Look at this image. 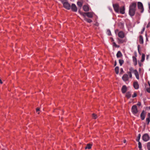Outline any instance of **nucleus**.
<instances>
[{"label":"nucleus","mask_w":150,"mask_h":150,"mask_svg":"<svg viewBox=\"0 0 150 150\" xmlns=\"http://www.w3.org/2000/svg\"><path fill=\"white\" fill-rule=\"evenodd\" d=\"M136 6V2L132 3L129 6V14L131 17L134 16L135 14Z\"/></svg>","instance_id":"1"},{"label":"nucleus","mask_w":150,"mask_h":150,"mask_svg":"<svg viewBox=\"0 0 150 150\" xmlns=\"http://www.w3.org/2000/svg\"><path fill=\"white\" fill-rule=\"evenodd\" d=\"M64 7L66 9L69 10L71 8L70 4L67 2H65L63 3Z\"/></svg>","instance_id":"2"},{"label":"nucleus","mask_w":150,"mask_h":150,"mask_svg":"<svg viewBox=\"0 0 150 150\" xmlns=\"http://www.w3.org/2000/svg\"><path fill=\"white\" fill-rule=\"evenodd\" d=\"M142 138L144 141L146 142L149 140L150 137L147 134H145L142 136Z\"/></svg>","instance_id":"3"},{"label":"nucleus","mask_w":150,"mask_h":150,"mask_svg":"<svg viewBox=\"0 0 150 150\" xmlns=\"http://www.w3.org/2000/svg\"><path fill=\"white\" fill-rule=\"evenodd\" d=\"M132 111L133 114H136L138 112L137 106L136 105H133L132 108Z\"/></svg>","instance_id":"4"},{"label":"nucleus","mask_w":150,"mask_h":150,"mask_svg":"<svg viewBox=\"0 0 150 150\" xmlns=\"http://www.w3.org/2000/svg\"><path fill=\"white\" fill-rule=\"evenodd\" d=\"M138 9L141 10V12L142 13L144 11V8L142 3L140 2H138Z\"/></svg>","instance_id":"5"},{"label":"nucleus","mask_w":150,"mask_h":150,"mask_svg":"<svg viewBox=\"0 0 150 150\" xmlns=\"http://www.w3.org/2000/svg\"><path fill=\"white\" fill-rule=\"evenodd\" d=\"M113 6L115 11L117 13L119 12V6L117 4H113Z\"/></svg>","instance_id":"6"},{"label":"nucleus","mask_w":150,"mask_h":150,"mask_svg":"<svg viewBox=\"0 0 150 150\" xmlns=\"http://www.w3.org/2000/svg\"><path fill=\"white\" fill-rule=\"evenodd\" d=\"M71 9L73 11L76 12L77 11V8L75 4H72L71 6Z\"/></svg>","instance_id":"7"},{"label":"nucleus","mask_w":150,"mask_h":150,"mask_svg":"<svg viewBox=\"0 0 150 150\" xmlns=\"http://www.w3.org/2000/svg\"><path fill=\"white\" fill-rule=\"evenodd\" d=\"M118 35L119 38H122L125 37V35L123 32L120 31L118 33Z\"/></svg>","instance_id":"8"},{"label":"nucleus","mask_w":150,"mask_h":150,"mask_svg":"<svg viewBox=\"0 0 150 150\" xmlns=\"http://www.w3.org/2000/svg\"><path fill=\"white\" fill-rule=\"evenodd\" d=\"M122 79L125 81H128L129 79L128 75L126 74H124L122 77Z\"/></svg>","instance_id":"9"},{"label":"nucleus","mask_w":150,"mask_h":150,"mask_svg":"<svg viewBox=\"0 0 150 150\" xmlns=\"http://www.w3.org/2000/svg\"><path fill=\"white\" fill-rule=\"evenodd\" d=\"M133 86L136 89H137L139 88V85L137 81L135 82L134 83Z\"/></svg>","instance_id":"10"},{"label":"nucleus","mask_w":150,"mask_h":150,"mask_svg":"<svg viewBox=\"0 0 150 150\" xmlns=\"http://www.w3.org/2000/svg\"><path fill=\"white\" fill-rule=\"evenodd\" d=\"M127 90V88L125 85H123L121 91L123 93H125Z\"/></svg>","instance_id":"11"},{"label":"nucleus","mask_w":150,"mask_h":150,"mask_svg":"<svg viewBox=\"0 0 150 150\" xmlns=\"http://www.w3.org/2000/svg\"><path fill=\"white\" fill-rule=\"evenodd\" d=\"M140 117L142 120H143L144 119L145 117V113L144 110H143L141 113Z\"/></svg>","instance_id":"12"},{"label":"nucleus","mask_w":150,"mask_h":150,"mask_svg":"<svg viewBox=\"0 0 150 150\" xmlns=\"http://www.w3.org/2000/svg\"><path fill=\"white\" fill-rule=\"evenodd\" d=\"M83 10L86 12H87L89 11V8L87 5H85L83 6Z\"/></svg>","instance_id":"13"},{"label":"nucleus","mask_w":150,"mask_h":150,"mask_svg":"<svg viewBox=\"0 0 150 150\" xmlns=\"http://www.w3.org/2000/svg\"><path fill=\"white\" fill-rule=\"evenodd\" d=\"M134 73L135 75L136 78L137 79H139V74H138L137 71L136 69L135 70V71H134Z\"/></svg>","instance_id":"14"},{"label":"nucleus","mask_w":150,"mask_h":150,"mask_svg":"<svg viewBox=\"0 0 150 150\" xmlns=\"http://www.w3.org/2000/svg\"><path fill=\"white\" fill-rule=\"evenodd\" d=\"M146 121L147 125H148L150 122V113H149L148 114V117L146 119Z\"/></svg>","instance_id":"15"},{"label":"nucleus","mask_w":150,"mask_h":150,"mask_svg":"<svg viewBox=\"0 0 150 150\" xmlns=\"http://www.w3.org/2000/svg\"><path fill=\"white\" fill-rule=\"evenodd\" d=\"M132 59H133V62L134 65V66H136L137 65V59L136 58V57L134 56H132Z\"/></svg>","instance_id":"16"},{"label":"nucleus","mask_w":150,"mask_h":150,"mask_svg":"<svg viewBox=\"0 0 150 150\" xmlns=\"http://www.w3.org/2000/svg\"><path fill=\"white\" fill-rule=\"evenodd\" d=\"M86 16L89 18H92L93 17V13L91 12H86Z\"/></svg>","instance_id":"17"},{"label":"nucleus","mask_w":150,"mask_h":150,"mask_svg":"<svg viewBox=\"0 0 150 150\" xmlns=\"http://www.w3.org/2000/svg\"><path fill=\"white\" fill-rule=\"evenodd\" d=\"M117 40L119 44H122L126 42V40H122L119 38L117 39Z\"/></svg>","instance_id":"18"},{"label":"nucleus","mask_w":150,"mask_h":150,"mask_svg":"<svg viewBox=\"0 0 150 150\" xmlns=\"http://www.w3.org/2000/svg\"><path fill=\"white\" fill-rule=\"evenodd\" d=\"M139 38V42L141 44H143L144 43V41L142 36L141 35H140Z\"/></svg>","instance_id":"19"},{"label":"nucleus","mask_w":150,"mask_h":150,"mask_svg":"<svg viewBox=\"0 0 150 150\" xmlns=\"http://www.w3.org/2000/svg\"><path fill=\"white\" fill-rule=\"evenodd\" d=\"M125 8L123 6L120 9V13L122 14H124L125 13Z\"/></svg>","instance_id":"20"},{"label":"nucleus","mask_w":150,"mask_h":150,"mask_svg":"<svg viewBox=\"0 0 150 150\" xmlns=\"http://www.w3.org/2000/svg\"><path fill=\"white\" fill-rule=\"evenodd\" d=\"M92 146V144H87L86 145V146L85 147V149H90L91 148V146Z\"/></svg>","instance_id":"21"},{"label":"nucleus","mask_w":150,"mask_h":150,"mask_svg":"<svg viewBox=\"0 0 150 150\" xmlns=\"http://www.w3.org/2000/svg\"><path fill=\"white\" fill-rule=\"evenodd\" d=\"M83 4V1H78L77 2V5L79 6L80 8H81Z\"/></svg>","instance_id":"22"},{"label":"nucleus","mask_w":150,"mask_h":150,"mask_svg":"<svg viewBox=\"0 0 150 150\" xmlns=\"http://www.w3.org/2000/svg\"><path fill=\"white\" fill-rule=\"evenodd\" d=\"M122 56V54L121 52L120 51H118L116 54L117 57V58H119L120 57Z\"/></svg>","instance_id":"23"},{"label":"nucleus","mask_w":150,"mask_h":150,"mask_svg":"<svg viewBox=\"0 0 150 150\" xmlns=\"http://www.w3.org/2000/svg\"><path fill=\"white\" fill-rule=\"evenodd\" d=\"M131 93L129 92H128L127 93L126 95V96L128 98H130L131 97Z\"/></svg>","instance_id":"24"},{"label":"nucleus","mask_w":150,"mask_h":150,"mask_svg":"<svg viewBox=\"0 0 150 150\" xmlns=\"http://www.w3.org/2000/svg\"><path fill=\"white\" fill-rule=\"evenodd\" d=\"M79 13H80V14L82 15L85 18H86V12H82L80 11H79Z\"/></svg>","instance_id":"25"},{"label":"nucleus","mask_w":150,"mask_h":150,"mask_svg":"<svg viewBox=\"0 0 150 150\" xmlns=\"http://www.w3.org/2000/svg\"><path fill=\"white\" fill-rule=\"evenodd\" d=\"M115 70L116 73L117 74H118L119 73V68L118 67H116L115 69Z\"/></svg>","instance_id":"26"},{"label":"nucleus","mask_w":150,"mask_h":150,"mask_svg":"<svg viewBox=\"0 0 150 150\" xmlns=\"http://www.w3.org/2000/svg\"><path fill=\"white\" fill-rule=\"evenodd\" d=\"M84 20L86 21L87 22H88L89 23H90L92 21V20L91 19L87 18H85Z\"/></svg>","instance_id":"27"},{"label":"nucleus","mask_w":150,"mask_h":150,"mask_svg":"<svg viewBox=\"0 0 150 150\" xmlns=\"http://www.w3.org/2000/svg\"><path fill=\"white\" fill-rule=\"evenodd\" d=\"M145 55L144 54H142V59L141 60V61L142 62H143L145 59Z\"/></svg>","instance_id":"28"},{"label":"nucleus","mask_w":150,"mask_h":150,"mask_svg":"<svg viewBox=\"0 0 150 150\" xmlns=\"http://www.w3.org/2000/svg\"><path fill=\"white\" fill-rule=\"evenodd\" d=\"M119 61L120 66H122L124 62V61L122 59H119Z\"/></svg>","instance_id":"29"},{"label":"nucleus","mask_w":150,"mask_h":150,"mask_svg":"<svg viewBox=\"0 0 150 150\" xmlns=\"http://www.w3.org/2000/svg\"><path fill=\"white\" fill-rule=\"evenodd\" d=\"M141 134H139L138 135V136L137 137V138L136 139V141L138 142H139V140L141 137Z\"/></svg>","instance_id":"30"},{"label":"nucleus","mask_w":150,"mask_h":150,"mask_svg":"<svg viewBox=\"0 0 150 150\" xmlns=\"http://www.w3.org/2000/svg\"><path fill=\"white\" fill-rule=\"evenodd\" d=\"M146 146L148 150H150V142H149L147 143Z\"/></svg>","instance_id":"31"},{"label":"nucleus","mask_w":150,"mask_h":150,"mask_svg":"<svg viewBox=\"0 0 150 150\" xmlns=\"http://www.w3.org/2000/svg\"><path fill=\"white\" fill-rule=\"evenodd\" d=\"M107 33L108 35H111V33L110 30L109 29H108L107 30Z\"/></svg>","instance_id":"32"},{"label":"nucleus","mask_w":150,"mask_h":150,"mask_svg":"<svg viewBox=\"0 0 150 150\" xmlns=\"http://www.w3.org/2000/svg\"><path fill=\"white\" fill-rule=\"evenodd\" d=\"M129 70L130 71V72H132L133 73L134 72V71H135V70H134V69L132 67H130L129 68Z\"/></svg>","instance_id":"33"},{"label":"nucleus","mask_w":150,"mask_h":150,"mask_svg":"<svg viewBox=\"0 0 150 150\" xmlns=\"http://www.w3.org/2000/svg\"><path fill=\"white\" fill-rule=\"evenodd\" d=\"M113 46H115V47L119 48L120 47V46L117 45L115 42L113 43Z\"/></svg>","instance_id":"34"},{"label":"nucleus","mask_w":150,"mask_h":150,"mask_svg":"<svg viewBox=\"0 0 150 150\" xmlns=\"http://www.w3.org/2000/svg\"><path fill=\"white\" fill-rule=\"evenodd\" d=\"M138 147L139 149H141L142 148L141 143L140 142H138Z\"/></svg>","instance_id":"35"},{"label":"nucleus","mask_w":150,"mask_h":150,"mask_svg":"<svg viewBox=\"0 0 150 150\" xmlns=\"http://www.w3.org/2000/svg\"><path fill=\"white\" fill-rule=\"evenodd\" d=\"M93 117L94 119H96L97 118V116L94 113H93L92 114Z\"/></svg>","instance_id":"36"},{"label":"nucleus","mask_w":150,"mask_h":150,"mask_svg":"<svg viewBox=\"0 0 150 150\" xmlns=\"http://www.w3.org/2000/svg\"><path fill=\"white\" fill-rule=\"evenodd\" d=\"M127 73L129 76V77L130 78H131L132 77V72H128Z\"/></svg>","instance_id":"37"},{"label":"nucleus","mask_w":150,"mask_h":150,"mask_svg":"<svg viewBox=\"0 0 150 150\" xmlns=\"http://www.w3.org/2000/svg\"><path fill=\"white\" fill-rule=\"evenodd\" d=\"M137 96V93L135 92H134V94L132 96V97L134 98V97H136Z\"/></svg>","instance_id":"38"},{"label":"nucleus","mask_w":150,"mask_h":150,"mask_svg":"<svg viewBox=\"0 0 150 150\" xmlns=\"http://www.w3.org/2000/svg\"><path fill=\"white\" fill-rule=\"evenodd\" d=\"M40 108H36V112H37V113H38V114H39V112H38L39 111V110H40Z\"/></svg>","instance_id":"39"},{"label":"nucleus","mask_w":150,"mask_h":150,"mask_svg":"<svg viewBox=\"0 0 150 150\" xmlns=\"http://www.w3.org/2000/svg\"><path fill=\"white\" fill-rule=\"evenodd\" d=\"M145 30V27H144L143 28L142 30V31L141 32V34H142L143 33L144 31Z\"/></svg>","instance_id":"40"},{"label":"nucleus","mask_w":150,"mask_h":150,"mask_svg":"<svg viewBox=\"0 0 150 150\" xmlns=\"http://www.w3.org/2000/svg\"><path fill=\"white\" fill-rule=\"evenodd\" d=\"M146 91L147 92L149 93H150V88H147L146 89Z\"/></svg>","instance_id":"41"},{"label":"nucleus","mask_w":150,"mask_h":150,"mask_svg":"<svg viewBox=\"0 0 150 150\" xmlns=\"http://www.w3.org/2000/svg\"><path fill=\"white\" fill-rule=\"evenodd\" d=\"M150 26V22H149L146 26V28H148Z\"/></svg>","instance_id":"42"},{"label":"nucleus","mask_w":150,"mask_h":150,"mask_svg":"<svg viewBox=\"0 0 150 150\" xmlns=\"http://www.w3.org/2000/svg\"><path fill=\"white\" fill-rule=\"evenodd\" d=\"M140 46L139 45H138L137 46V48H138V52H139V48H140Z\"/></svg>","instance_id":"43"},{"label":"nucleus","mask_w":150,"mask_h":150,"mask_svg":"<svg viewBox=\"0 0 150 150\" xmlns=\"http://www.w3.org/2000/svg\"><path fill=\"white\" fill-rule=\"evenodd\" d=\"M110 39H111V41L112 42V41H114V39H113V38H110Z\"/></svg>","instance_id":"44"},{"label":"nucleus","mask_w":150,"mask_h":150,"mask_svg":"<svg viewBox=\"0 0 150 150\" xmlns=\"http://www.w3.org/2000/svg\"><path fill=\"white\" fill-rule=\"evenodd\" d=\"M139 66L140 67H141V66H142V64H141V63H140V62H139Z\"/></svg>","instance_id":"45"},{"label":"nucleus","mask_w":150,"mask_h":150,"mask_svg":"<svg viewBox=\"0 0 150 150\" xmlns=\"http://www.w3.org/2000/svg\"><path fill=\"white\" fill-rule=\"evenodd\" d=\"M148 4L149 9H150V3H149Z\"/></svg>","instance_id":"46"},{"label":"nucleus","mask_w":150,"mask_h":150,"mask_svg":"<svg viewBox=\"0 0 150 150\" xmlns=\"http://www.w3.org/2000/svg\"><path fill=\"white\" fill-rule=\"evenodd\" d=\"M116 61H115V64H114V66H116Z\"/></svg>","instance_id":"47"},{"label":"nucleus","mask_w":150,"mask_h":150,"mask_svg":"<svg viewBox=\"0 0 150 150\" xmlns=\"http://www.w3.org/2000/svg\"><path fill=\"white\" fill-rule=\"evenodd\" d=\"M0 83H1V84H2L3 82H2V81H1V79H0Z\"/></svg>","instance_id":"48"},{"label":"nucleus","mask_w":150,"mask_h":150,"mask_svg":"<svg viewBox=\"0 0 150 150\" xmlns=\"http://www.w3.org/2000/svg\"><path fill=\"white\" fill-rule=\"evenodd\" d=\"M126 142V140H124L123 141V142H124V143H125Z\"/></svg>","instance_id":"49"},{"label":"nucleus","mask_w":150,"mask_h":150,"mask_svg":"<svg viewBox=\"0 0 150 150\" xmlns=\"http://www.w3.org/2000/svg\"><path fill=\"white\" fill-rule=\"evenodd\" d=\"M148 57H149V56L148 55H147V57L146 58V59H148Z\"/></svg>","instance_id":"50"},{"label":"nucleus","mask_w":150,"mask_h":150,"mask_svg":"<svg viewBox=\"0 0 150 150\" xmlns=\"http://www.w3.org/2000/svg\"><path fill=\"white\" fill-rule=\"evenodd\" d=\"M148 84L150 88V83L149 82H148Z\"/></svg>","instance_id":"51"},{"label":"nucleus","mask_w":150,"mask_h":150,"mask_svg":"<svg viewBox=\"0 0 150 150\" xmlns=\"http://www.w3.org/2000/svg\"><path fill=\"white\" fill-rule=\"evenodd\" d=\"M138 105H140V104H138Z\"/></svg>","instance_id":"52"},{"label":"nucleus","mask_w":150,"mask_h":150,"mask_svg":"<svg viewBox=\"0 0 150 150\" xmlns=\"http://www.w3.org/2000/svg\"><path fill=\"white\" fill-rule=\"evenodd\" d=\"M121 71H123V69H121Z\"/></svg>","instance_id":"53"},{"label":"nucleus","mask_w":150,"mask_h":150,"mask_svg":"<svg viewBox=\"0 0 150 150\" xmlns=\"http://www.w3.org/2000/svg\"><path fill=\"white\" fill-rule=\"evenodd\" d=\"M139 53L140 54V51H139Z\"/></svg>","instance_id":"54"},{"label":"nucleus","mask_w":150,"mask_h":150,"mask_svg":"<svg viewBox=\"0 0 150 150\" xmlns=\"http://www.w3.org/2000/svg\"><path fill=\"white\" fill-rule=\"evenodd\" d=\"M139 150H142V149H140Z\"/></svg>","instance_id":"55"},{"label":"nucleus","mask_w":150,"mask_h":150,"mask_svg":"<svg viewBox=\"0 0 150 150\" xmlns=\"http://www.w3.org/2000/svg\"><path fill=\"white\" fill-rule=\"evenodd\" d=\"M149 108L150 109V107H149Z\"/></svg>","instance_id":"56"}]
</instances>
